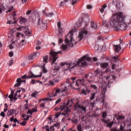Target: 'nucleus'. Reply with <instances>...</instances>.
Segmentation results:
<instances>
[{
	"label": "nucleus",
	"instance_id": "f257e3e1",
	"mask_svg": "<svg viewBox=\"0 0 131 131\" xmlns=\"http://www.w3.org/2000/svg\"><path fill=\"white\" fill-rule=\"evenodd\" d=\"M91 60H92V58L90 57L89 55H85L79 59L77 61H74L70 62H63L60 63V66H64V67L66 68L64 70V71H67V70L72 71V70H74V69L77 68V67H84L85 66H88L86 61L90 62Z\"/></svg>",
	"mask_w": 131,
	"mask_h": 131
},
{
	"label": "nucleus",
	"instance_id": "f03ea898",
	"mask_svg": "<svg viewBox=\"0 0 131 131\" xmlns=\"http://www.w3.org/2000/svg\"><path fill=\"white\" fill-rule=\"evenodd\" d=\"M81 25V23H77L75 27L66 36L64 42L67 44H62L60 46L61 50L62 51H66V50H67V48H68V46L72 47L74 46V45H76L75 40H74V38L73 37V33H74V32H76V29L80 27Z\"/></svg>",
	"mask_w": 131,
	"mask_h": 131
},
{
	"label": "nucleus",
	"instance_id": "7ed1b4c3",
	"mask_svg": "<svg viewBox=\"0 0 131 131\" xmlns=\"http://www.w3.org/2000/svg\"><path fill=\"white\" fill-rule=\"evenodd\" d=\"M58 54H62V51L55 52L54 50H51L49 53V61H52L51 64L54 67V69H51L50 71V74L53 76H55L57 74V71L60 69V66H58L57 63H55V62L57 61V59L58 58L57 56Z\"/></svg>",
	"mask_w": 131,
	"mask_h": 131
},
{
	"label": "nucleus",
	"instance_id": "20e7f679",
	"mask_svg": "<svg viewBox=\"0 0 131 131\" xmlns=\"http://www.w3.org/2000/svg\"><path fill=\"white\" fill-rule=\"evenodd\" d=\"M124 116H119L117 118L118 124H120V130L117 129L116 128H114L111 129V131H123L125 125L127 124V131H131V118L127 119L125 122H122V120L124 119Z\"/></svg>",
	"mask_w": 131,
	"mask_h": 131
},
{
	"label": "nucleus",
	"instance_id": "39448f33",
	"mask_svg": "<svg viewBox=\"0 0 131 131\" xmlns=\"http://www.w3.org/2000/svg\"><path fill=\"white\" fill-rule=\"evenodd\" d=\"M73 104V100H69L66 104H64L61 105L60 108L61 111L64 110V112L62 113H57L55 115H53V117L55 119H57L60 115H64L66 117H68L69 116V112H70V107L72 106Z\"/></svg>",
	"mask_w": 131,
	"mask_h": 131
},
{
	"label": "nucleus",
	"instance_id": "423d86ee",
	"mask_svg": "<svg viewBox=\"0 0 131 131\" xmlns=\"http://www.w3.org/2000/svg\"><path fill=\"white\" fill-rule=\"evenodd\" d=\"M90 74H89V75H85L84 78L78 79L75 83V86H79V85H84V86H85L86 89H83L82 91V93L84 95L89 94V93H90V90H88V86H89L91 84V82L92 81H88L87 78L90 77Z\"/></svg>",
	"mask_w": 131,
	"mask_h": 131
},
{
	"label": "nucleus",
	"instance_id": "0eeeda50",
	"mask_svg": "<svg viewBox=\"0 0 131 131\" xmlns=\"http://www.w3.org/2000/svg\"><path fill=\"white\" fill-rule=\"evenodd\" d=\"M75 79H76V78L75 77H73L71 79V80L73 81L72 83H70L69 81H67L64 84V88H61V90L60 89H56L55 93H52L50 96H49V98L57 97V96H58V94H59L60 92H61V93H64V92L68 90L70 86H74V85H75V82L74 83L73 81H74Z\"/></svg>",
	"mask_w": 131,
	"mask_h": 131
},
{
	"label": "nucleus",
	"instance_id": "6e6552de",
	"mask_svg": "<svg viewBox=\"0 0 131 131\" xmlns=\"http://www.w3.org/2000/svg\"><path fill=\"white\" fill-rule=\"evenodd\" d=\"M102 79H100L99 81V88H101L103 89V91H102V98L101 99L102 103L104 105L105 107H106V103H105V93H106V91L107 90V85L110 83V81L108 83L106 82L102 81Z\"/></svg>",
	"mask_w": 131,
	"mask_h": 131
},
{
	"label": "nucleus",
	"instance_id": "1a4fd4ad",
	"mask_svg": "<svg viewBox=\"0 0 131 131\" xmlns=\"http://www.w3.org/2000/svg\"><path fill=\"white\" fill-rule=\"evenodd\" d=\"M88 29H86V27H84L82 28L79 33V35L78 36V41H80L82 38H84L86 35L88 34Z\"/></svg>",
	"mask_w": 131,
	"mask_h": 131
},
{
	"label": "nucleus",
	"instance_id": "9d476101",
	"mask_svg": "<svg viewBox=\"0 0 131 131\" xmlns=\"http://www.w3.org/2000/svg\"><path fill=\"white\" fill-rule=\"evenodd\" d=\"M38 26L39 28L43 30H46L47 29V21L43 20V19H39L38 21Z\"/></svg>",
	"mask_w": 131,
	"mask_h": 131
},
{
	"label": "nucleus",
	"instance_id": "9b49d317",
	"mask_svg": "<svg viewBox=\"0 0 131 131\" xmlns=\"http://www.w3.org/2000/svg\"><path fill=\"white\" fill-rule=\"evenodd\" d=\"M42 76V73L40 72V74L38 75H34V74L33 73H31L30 76H27V75H25L19 78H21V80H22V79H25L26 78H27V79H29L30 78H38L39 77H41Z\"/></svg>",
	"mask_w": 131,
	"mask_h": 131
},
{
	"label": "nucleus",
	"instance_id": "f8f14e48",
	"mask_svg": "<svg viewBox=\"0 0 131 131\" xmlns=\"http://www.w3.org/2000/svg\"><path fill=\"white\" fill-rule=\"evenodd\" d=\"M75 110H77L79 112V111H83L84 112H85L86 108L85 107L80 105L78 104V103H77L75 105Z\"/></svg>",
	"mask_w": 131,
	"mask_h": 131
},
{
	"label": "nucleus",
	"instance_id": "ddd939ff",
	"mask_svg": "<svg viewBox=\"0 0 131 131\" xmlns=\"http://www.w3.org/2000/svg\"><path fill=\"white\" fill-rule=\"evenodd\" d=\"M57 27L58 28L57 35L59 37H60V36H62V35H63V33H64L63 29L61 27V22L59 21L57 23Z\"/></svg>",
	"mask_w": 131,
	"mask_h": 131
},
{
	"label": "nucleus",
	"instance_id": "4468645a",
	"mask_svg": "<svg viewBox=\"0 0 131 131\" xmlns=\"http://www.w3.org/2000/svg\"><path fill=\"white\" fill-rule=\"evenodd\" d=\"M64 2H61L60 4H59V7H63L65 4H66V3H68V2H69V1H70V2H71L72 4L73 5H75V4H76L77 0H64Z\"/></svg>",
	"mask_w": 131,
	"mask_h": 131
},
{
	"label": "nucleus",
	"instance_id": "2eb2a0df",
	"mask_svg": "<svg viewBox=\"0 0 131 131\" xmlns=\"http://www.w3.org/2000/svg\"><path fill=\"white\" fill-rule=\"evenodd\" d=\"M101 121L104 122V123L107 124V125L108 127H112L113 124H114V122H109V121H110V119L105 120V119H101Z\"/></svg>",
	"mask_w": 131,
	"mask_h": 131
},
{
	"label": "nucleus",
	"instance_id": "dca6fc26",
	"mask_svg": "<svg viewBox=\"0 0 131 131\" xmlns=\"http://www.w3.org/2000/svg\"><path fill=\"white\" fill-rule=\"evenodd\" d=\"M25 80H21V78H18L16 80V83L14 84V88H18V86H20L21 85V83L22 82H25Z\"/></svg>",
	"mask_w": 131,
	"mask_h": 131
},
{
	"label": "nucleus",
	"instance_id": "f3484780",
	"mask_svg": "<svg viewBox=\"0 0 131 131\" xmlns=\"http://www.w3.org/2000/svg\"><path fill=\"white\" fill-rule=\"evenodd\" d=\"M39 55H40V54L38 52L34 53L33 54L30 55L28 57V59H29V60H33V59H35V58H36V57H38V56H39Z\"/></svg>",
	"mask_w": 131,
	"mask_h": 131
},
{
	"label": "nucleus",
	"instance_id": "a211bd4d",
	"mask_svg": "<svg viewBox=\"0 0 131 131\" xmlns=\"http://www.w3.org/2000/svg\"><path fill=\"white\" fill-rule=\"evenodd\" d=\"M15 113H16V110H10L7 112V116H12Z\"/></svg>",
	"mask_w": 131,
	"mask_h": 131
},
{
	"label": "nucleus",
	"instance_id": "6ab92c4d",
	"mask_svg": "<svg viewBox=\"0 0 131 131\" xmlns=\"http://www.w3.org/2000/svg\"><path fill=\"white\" fill-rule=\"evenodd\" d=\"M114 49H115V52H116V53H118L119 51L121 50V46H120V44L118 45H115Z\"/></svg>",
	"mask_w": 131,
	"mask_h": 131
},
{
	"label": "nucleus",
	"instance_id": "aec40b11",
	"mask_svg": "<svg viewBox=\"0 0 131 131\" xmlns=\"http://www.w3.org/2000/svg\"><path fill=\"white\" fill-rule=\"evenodd\" d=\"M24 32L26 35H29L31 33V31L29 30L28 27H25Z\"/></svg>",
	"mask_w": 131,
	"mask_h": 131
},
{
	"label": "nucleus",
	"instance_id": "412c9836",
	"mask_svg": "<svg viewBox=\"0 0 131 131\" xmlns=\"http://www.w3.org/2000/svg\"><path fill=\"white\" fill-rule=\"evenodd\" d=\"M108 62H102L100 63V67L105 69L108 67Z\"/></svg>",
	"mask_w": 131,
	"mask_h": 131
},
{
	"label": "nucleus",
	"instance_id": "4be33fe9",
	"mask_svg": "<svg viewBox=\"0 0 131 131\" xmlns=\"http://www.w3.org/2000/svg\"><path fill=\"white\" fill-rule=\"evenodd\" d=\"M54 127H57V128H60V123H57L54 124L53 126H50V129H52L53 130H55Z\"/></svg>",
	"mask_w": 131,
	"mask_h": 131
},
{
	"label": "nucleus",
	"instance_id": "5701e85b",
	"mask_svg": "<svg viewBox=\"0 0 131 131\" xmlns=\"http://www.w3.org/2000/svg\"><path fill=\"white\" fill-rule=\"evenodd\" d=\"M95 73L96 76L98 75H103V73H102V71L100 70V69H99L95 71Z\"/></svg>",
	"mask_w": 131,
	"mask_h": 131
},
{
	"label": "nucleus",
	"instance_id": "b1692460",
	"mask_svg": "<svg viewBox=\"0 0 131 131\" xmlns=\"http://www.w3.org/2000/svg\"><path fill=\"white\" fill-rule=\"evenodd\" d=\"M33 112H37V109L33 108L32 110H29L27 114H30L31 115H32Z\"/></svg>",
	"mask_w": 131,
	"mask_h": 131
},
{
	"label": "nucleus",
	"instance_id": "393cba45",
	"mask_svg": "<svg viewBox=\"0 0 131 131\" xmlns=\"http://www.w3.org/2000/svg\"><path fill=\"white\" fill-rule=\"evenodd\" d=\"M77 128L78 131H83V130H84V129H83V127L82 126V125H81V124H79L77 125Z\"/></svg>",
	"mask_w": 131,
	"mask_h": 131
},
{
	"label": "nucleus",
	"instance_id": "a878e982",
	"mask_svg": "<svg viewBox=\"0 0 131 131\" xmlns=\"http://www.w3.org/2000/svg\"><path fill=\"white\" fill-rule=\"evenodd\" d=\"M14 32H15V30H14V29L11 30L10 33L8 34V37L9 38H12V37H13V33H14Z\"/></svg>",
	"mask_w": 131,
	"mask_h": 131
},
{
	"label": "nucleus",
	"instance_id": "bb28decb",
	"mask_svg": "<svg viewBox=\"0 0 131 131\" xmlns=\"http://www.w3.org/2000/svg\"><path fill=\"white\" fill-rule=\"evenodd\" d=\"M16 29L18 31H24L25 30V27L24 26H20L18 28H16Z\"/></svg>",
	"mask_w": 131,
	"mask_h": 131
},
{
	"label": "nucleus",
	"instance_id": "cd10ccee",
	"mask_svg": "<svg viewBox=\"0 0 131 131\" xmlns=\"http://www.w3.org/2000/svg\"><path fill=\"white\" fill-rule=\"evenodd\" d=\"M29 117H30L29 116L27 115L26 114L23 115V118L24 119V120H25L26 121H27V120H29Z\"/></svg>",
	"mask_w": 131,
	"mask_h": 131
},
{
	"label": "nucleus",
	"instance_id": "c85d7f7f",
	"mask_svg": "<svg viewBox=\"0 0 131 131\" xmlns=\"http://www.w3.org/2000/svg\"><path fill=\"white\" fill-rule=\"evenodd\" d=\"M14 91L13 90L11 91V94L9 96L8 98L10 99L11 102H13V96L14 95Z\"/></svg>",
	"mask_w": 131,
	"mask_h": 131
},
{
	"label": "nucleus",
	"instance_id": "c756f323",
	"mask_svg": "<svg viewBox=\"0 0 131 131\" xmlns=\"http://www.w3.org/2000/svg\"><path fill=\"white\" fill-rule=\"evenodd\" d=\"M106 8H107V6H106V5L102 6V7L100 9V12L101 13H104V11Z\"/></svg>",
	"mask_w": 131,
	"mask_h": 131
},
{
	"label": "nucleus",
	"instance_id": "7c9ffc66",
	"mask_svg": "<svg viewBox=\"0 0 131 131\" xmlns=\"http://www.w3.org/2000/svg\"><path fill=\"white\" fill-rule=\"evenodd\" d=\"M26 21H27L26 19L24 18H20V20H19V23L20 24H23V23H26Z\"/></svg>",
	"mask_w": 131,
	"mask_h": 131
},
{
	"label": "nucleus",
	"instance_id": "2f4dec72",
	"mask_svg": "<svg viewBox=\"0 0 131 131\" xmlns=\"http://www.w3.org/2000/svg\"><path fill=\"white\" fill-rule=\"evenodd\" d=\"M91 26L92 28H94V29H97L98 28V25L93 22L91 23Z\"/></svg>",
	"mask_w": 131,
	"mask_h": 131
},
{
	"label": "nucleus",
	"instance_id": "473e14b6",
	"mask_svg": "<svg viewBox=\"0 0 131 131\" xmlns=\"http://www.w3.org/2000/svg\"><path fill=\"white\" fill-rule=\"evenodd\" d=\"M45 65H46V64H44L43 66L42 67V70L43 73H47V72H48V70H47V69H46V67H45Z\"/></svg>",
	"mask_w": 131,
	"mask_h": 131
},
{
	"label": "nucleus",
	"instance_id": "72a5a7b5",
	"mask_svg": "<svg viewBox=\"0 0 131 131\" xmlns=\"http://www.w3.org/2000/svg\"><path fill=\"white\" fill-rule=\"evenodd\" d=\"M48 58L49 57L47 55L43 57V62H45V63H48Z\"/></svg>",
	"mask_w": 131,
	"mask_h": 131
},
{
	"label": "nucleus",
	"instance_id": "f704fd0d",
	"mask_svg": "<svg viewBox=\"0 0 131 131\" xmlns=\"http://www.w3.org/2000/svg\"><path fill=\"white\" fill-rule=\"evenodd\" d=\"M20 36H21V37H23V36H24V34H23L20 32H17L16 33V37H20Z\"/></svg>",
	"mask_w": 131,
	"mask_h": 131
},
{
	"label": "nucleus",
	"instance_id": "c9c22d12",
	"mask_svg": "<svg viewBox=\"0 0 131 131\" xmlns=\"http://www.w3.org/2000/svg\"><path fill=\"white\" fill-rule=\"evenodd\" d=\"M53 118H54V116H50L48 118V119L49 120V121H50V122H53V121H54Z\"/></svg>",
	"mask_w": 131,
	"mask_h": 131
},
{
	"label": "nucleus",
	"instance_id": "e433bc0d",
	"mask_svg": "<svg viewBox=\"0 0 131 131\" xmlns=\"http://www.w3.org/2000/svg\"><path fill=\"white\" fill-rule=\"evenodd\" d=\"M96 95H97V93L92 94V96L90 98V100H94V99H95V97L96 96Z\"/></svg>",
	"mask_w": 131,
	"mask_h": 131
},
{
	"label": "nucleus",
	"instance_id": "4c0bfd02",
	"mask_svg": "<svg viewBox=\"0 0 131 131\" xmlns=\"http://www.w3.org/2000/svg\"><path fill=\"white\" fill-rule=\"evenodd\" d=\"M38 94V92H35L32 94L31 96H32V97L35 98V97H36V96H37Z\"/></svg>",
	"mask_w": 131,
	"mask_h": 131
},
{
	"label": "nucleus",
	"instance_id": "58836bf2",
	"mask_svg": "<svg viewBox=\"0 0 131 131\" xmlns=\"http://www.w3.org/2000/svg\"><path fill=\"white\" fill-rule=\"evenodd\" d=\"M53 16H54V13L53 12H50L46 14L47 17H53Z\"/></svg>",
	"mask_w": 131,
	"mask_h": 131
},
{
	"label": "nucleus",
	"instance_id": "ea45409f",
	"mask_svg": "<svg viewBox=\"0 0 131 131\" xmlns=\"http://www.w3.org/2000/svg\"><path fill=\"white\" fill-rule=\"evenodd\" d=\"M3 10H5V7H4V5H0V13L3 12Z\"/></svg>",
	"mask_w": 131,
	"mask_h": 131
},
{
	"label": "nucleus",
	"instance_id": "a19ab883",
	"mask_svg": "<svg viewBox=\"0 0 131 131\" xmlns=\"http://www.w3.org/2000/svg\"><path fill=\"white\" fill-rule=\"evenodd\" d=\"M102 117H103V118H106V117H107V112H103Z\"/></svg>",
	"mask_w": 131,
	"mask_h": 131
},
{
	"label": "nucleus",
	"instance_id": "79ce46f5",
	"mask_svg": "<svg viewBox=\"0 0 131 131\" xmlns=\"http://www.w3.org/2000/svg\"><path fill=\"white\" fill-rule=\"evenodd\" d=\"M62 42H63V39L62 38H59L58 41V44L60 45V43H62Z\"/></svg>",
	"mask_w": 131,
	"mask_h": 131
},
{
	"label": "nucleus",
	"instance_id": "37998d69",
	"mask_svg": "<svg viewBox=\"0 0 131 131\" xmlns=\"http://www.w3.org/2000/svg\"><path fill=\"white\" fill-rule=\"evenodd\" d=\"M26 123H27V122L26 121H24L23 122L20 123V125H23V126H25L26 125Z\"/></svg>",
	"mask_w": 131,
	"mask_h": 131
},
{
	"label": "nucleus",
	"instance_id": "c03bdc74",
	"mask_svg": "<svg viewBox=\"0 0 131 131\" xmlns=\"http://www.w3.org/2000/svg\"><path fill=\"white\" fill-rule=\"evenodd\" d=\"M23 42H25V40L23 39L21 41L20 43L18 45V47H22L23 46Z\"/></svg>",
	"mask_w": 131,
	"mask_h": 131
},
{
	"label": "nucleus",
	"instance_id": "a18cd8bd",
	"mask_svg": "<svg viewBox=\"0 0 131 131\" xmlns=\"http://www.w3.org/2000/svg\"><path fill=\"white\" fill-rule=\"evenodd\" d=\"M46 106V103L43 102L40 104V107L44 108Z\"/></svg>",
	"mask_w": 131,
	"mask_h": 131
},
{
	"label": "nucleus",
	"instance_id": "49530a36",
	"mask_svg": "<svg viewBox=\"0 0 131 131\" xmlns=\"http://www.w3.org/2000/svg\"><path fill=\"white\" fill-rule=\"evenodd\" d=\"M72 122L73 123H75V124H77V122H78L77 119H73Z\"/></svg>",
	"mask_w": 131,
	"mask_h": 131
},
{
	"label": "nucleus",
	"instance_id": "de8ad7c7",
	"mask_svg": "<svg viewBox=\"0 0 131 131\" xmlns=\"http://www.w3.org/2000/svg\"><path fill=\"white\" fill-rule=\"evenodd\" d=\"M49 85H54L55 84V83H54V81L50 80L49 81Z\"/></svg>",
	"mask_w": 131,
	"mask_h": 131
},
{
	"label": "nucleus",
	"instance_id": "09e8293b",
	"mask_svg": "<svg viewBox=\"0 0 131 131\" xmlns=\"http://www.w3.org/2000/svg\"><path fill=\"white\" fill-rule=\"evenodd\" d=\"M0 116H2V117H5L6 115L5 114V112H2L0 113Z\"/></svg>",
	"mask_w": 131,
	"mask_h": 131
},
{
	"label": "nucleus",
	"instance_id": "8fccbe9b",
	"mask_svg": "<svg viewBox=\"0 0 131 131\" xmlns=\"http://www.w3.org/2000/svg\"><path fill=\"white\" fill-rule=\"evenodd\" d=\"M113 59L115 60V62H117V61H118V57L114 56Z\"/></svg>",
	"mask_w": 131,
	"mask_h": 131
},
{
	"label": "nucleus",
	"instance_id": "3c124183",
	"mask_svg": "<svg viewBox=\"0 0 131 131\" xmlns=\"http://www.w3.org/2000/svg\"><path fill=\"white\" fill-rule=\"evenodd\" d=\"M13 8H14V7L13 6H12L11 8H10L9 9V10L7 11H6V13H9L10 12H11L12 10H13Z\"/></svg>",
	"mask_w": 131,
	"mask_h": 131
},
{
	"label": "nucleus",
	"instance_id": "603ef678",
	"mask_svg": "<svg viewBox=\"0 0 131 131\" xmlns=\"http://www.w3.org/2000/svg\"><path fill=\"white\" fill-rule=\"evenodd\" d=\"M16 23V21L12 22V20H8L7 24H14Z\"/></svg>",
	"mask_w": 131,
	"mask_h": 131
},
{
	"label": "nucleus",
	"instance_id": "864d4df0",
	"mask_svg": "<svg viewBox=\"0 0 131 131\" xmlns=\"http://www.w3.org/2000/svg\"><path fill=\"white\" fill-rule=\"evenodd\" d=\"M86 8H87V9H88V10H91V9H92V8H93V7L91 5H87Z\"/></svg>",
	"mask_w": 131,
	"mask_h": 131
},
{
	"label": "nucleus",
	"instance_id": "5fc2aeb1",
	"mask_svg": "<svg viewBox=\"0 0 131 131\" xmlns=\"http://www.w3.org/2000/svg\"><path fill=\"white\" fill-rule=\"evenodd\" d=\"M116 7L118 8H120L121 6H120L119 2H117Z\"/></svg>",
	"mask_w": 131,
	"mask_h": 131
},
{
	"label": "nucleus",
	"instance_id": "6e6d98bb",
	"mask_svg": "<svg viewBox=\"0 0 131 131\" xmlns=\"http://www.w3.org/2000/svg\"><path fill=\"white\" fill-rule=\"evenodd\" d=\"M9 57H13L14 56V53L13 52H10L9 53Z\"/></svg>",
	"mask_w": 131,
	"mask_h": 131
},
{
	"label": "nucleus",
	"instance_id": "4d7b16f0",
	"mask_svg": "<svg viewBox=\"0 0 131 131\" xmlns=\"http://www.w3.org/2000/svg\"><path fill=\"white\" fill-rule=\"evenodd\" d=\"M91 88H92V89H94V90H97V86H96V85H91Z\"/></svg>",
	"mask_w": 131,
	"mask_h": 131
},
{
	"label": "nucleus",
	"instance_id": "13d9d810",
	"mask_svg": "<svg viewBox=\"0 0 131 131\" xmlns=\"http://www.w3.org/2000/svg\"><path fill=\"white\" fill-rule=\"evenodd\" d=\"M31 83H32V84H35V83H36V81H35V80H32L31 81Z\"/></svg>",
	"mask_w": 131,
	"mask_h": 131
},
{
	"label": "nucleus",
	"instance_id": "bf43d9fd",
	"mask_svg": "<svg viewBox=\"0 0 131 131\" xmlns=\"http://www.w3.org/2000/svg\"><path fill=\"white\" fill-rule=\"evenodd\" d=\"M40 49H41V47H40V46H36V50L37 51H38V50H40Z\"/></svg>",
	"mask_w": 131,
	"mask_h": 131
},
{
	"label": "nucleus",
	"instance_id": "052dcab7",
	"mask_svg": "<svg viewBox=\"0 0 131 131\" xmlns=\"http://www.w3.org/2000/svg\"><path fill=\"white\" fill-rule=\"evenodd\" d=\"M90 106L92 107V108H94L95 107V102H92L90 104Z\"/></svg>",
	"mask_w": 131,
	"mask_h": 131
},
{
	"label": "nucleus",
	"instance_id": "680f3d73",
	"mask_svg": "<svg viewBox=\"0 0 131 131\" xmlns=\"http://www.w3.org/2000/svg\"><path fill=\"white\" fill-rule=\"evenodd\" d=\"M45 101H53V99L50 98H46L45 99Z\"/></svg>",
	"mask_w": 131,
	"mask_h": 131
},
{
	"label": "nucleus",
	"instance_id": "e2e57ef3",
	"mask_svg": "<svg viewBox=\"0 0 131 131\" xmlns=\"http://www.w3.org/2000/svg\"><path fill=\"white\" fill-rule=\"evenodd\" d=\"M43 128H46V130H50V129L49 128V126L46 125L45 127H43Z\"/></svg>",
	"mask_w": 131,
	"mask_h": 131
},
{
	"label": "nucleus",
	"instance_id": "0e129e2a",
	"mask_svg": "<svg viewBox=\"0 0 131 131\" xmlns=\"http://www.w3.org/2000/svg\"><path fill=\"white\" fill-rule=\"evenodd\" d=\"M40 45H41V42L39 41H38L36 43V46H40Z\"/></svg>",
	"mask_w": 131,
	"mask_h": 131
},
{
	"label": "nucleus",
	"instance_id": "69168bd1",
	"mask_svg": "<svg viewBox=\"0 0 131 131\" xmlns=\"http://www.w3.org/2000/svg\"><path fill=\"white\" fill-rule=\"evenodd\" d=\"M60 102H61V99H58L56 102V104H59V103H60Z\"/></svg>",
	"mask_w": 131,
	"mask_h": 131
},
{
	"label": "nucleus",
	"instance_id": "338daca9",
	"mask_svg": "<svg viewBox=\"0 0 131 131\" xmlns=\"http://www.w3.org/2000/svg\"><path fill=\"white\" fill-rule=\"evenodd\" d=\"M13 60H11L10 61L9 63V66H12V64H13Z\"/></svg>",
	"mask_w": 131,
	"mask_h": 131
},
{
	"label": "nucleus",
	"instance_id": "774afa93",
	"mask_svg": "<svg viewBox=\"0 0 131 131\" xmlns=\"http://www.w3.org/2000/svg\"><path fill=\"white\" fill-rule=\"evenodd\" d=\"M24 108H25V109L28 110V105L27 104H25Z\"/></svg>",
	"mask_w": 131,
	"mask_h": 131
}]
</instances>
